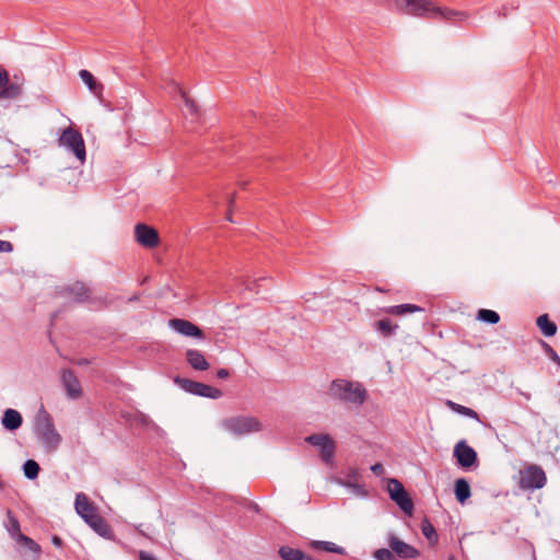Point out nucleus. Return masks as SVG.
Instances as JSON below:
<instances>
[{"instance_id":"nucleus-38","label":"nucleus","mask_w":560,"mask_h":560,"mask_svg":"<svg viewBox=\"0 0 560 560\" xmlns=\"http://www.w3.org/2000/svg\"><path fill=\"white\" fill-rule=\"evenodd\" d=\"M11 526L9 528V532L12 536V538L18 542V535L22 534L20 529V523L16 518L10 520Z\"/></svg>"},{"instance_id":"nucleus-39","label":"nucleus","mask_w":560,"mask_h":560,"mask_svg":"<svg viewBox=\"0 0 560 560\" xmlns=\"http://www.w3.org/2000/svg\"><path fill=\"white\" fill-rule=\"evenodd\" d=\"M10 83L8 71L0 67V90L4 89Z\"/></svg>"},{"instance_id":"nucleus-32","label":"nucleus","mask_w":560,"mask_h":560,"mask_svg":"<svg viewBox=\"0 0 560 560\" xmlns=\"http://www.w3.org/2000/svg\"><path fill=\"white\" fill-rule=\"evenodd\" d=\"M477 318L489 324H497L500 320V316L495 311L486 308L478 312Z\"/></svg>"},{"instance_id":"nucleus-28","label":"nucleus","mask_w":560,"mask_h":560,"mask_svg":"<svg viewBox=\"0 0 560 560\" xmlns=\"http://www.w3.org/2000/svg\"><path fill=\"white\" fill-rule=\"evenodd\" d=\"M66 145V149L73 153L80 162H83L85 159V147L84 142H63Z\"/></svg>"},{"instance_id":"nucleus-20","label":"nucleus","mask_w":560,"mask_h":560,"mask_svg":"<svg viewBox=\"0 0 560 560\" xmlns=\"http://www.w3.org/2000/svg\"><path fill=\"white\" fill-rule=\"evenodd\" d=\"M537 326L546 337H552L557 332V325L550 320L547 314L540 315L537 318Z\"/></svg>"},{"instance_id":"nucleus-42","label":"nucleus","mask_w":560,"mask_h":560,"mask_svg":"<svg viewBox=\"0 0 560 560\" xmlns=\"http://www.w3.org/2000/svg\"><path fill=\"white\" fill-rule=\"evenodd\" d=\"M13 250V246L8 241L0 240V253H10Z\"/></svg>"},{"instance_id":"nucleus-37","label":"nucleus","mask_w":560,"mask_h":560,"mask_svg":"<svg viewBox=\"0 0 560 560\" xmlns=\"http://www.w3.org/2000/svg\"><path fill=\"white\" fill-rule=\"evenodd\" d=\"M374 558L376 560H397L393 550L390 549H386V548H381V549H377L375 552H374Z\"/></svg>"},{"instance_id":"nucleus-23","label":"nucleus","mask_w":560,"mask_h":560,"mask_svg":"<svg viewBox=\"0 0 560 560\" xmlns=\"http://www.w3.org/2000/svg\"><path fill=\"white\" fill-rule=\"evenodd\" d=\"M455 495L460 503H464L470 497V487L465 479L460 478L456 480Z\"/></svg>"},{"instance_id":"nucleus-48","label":"nucleus","mask_w":560,"mask_h":560,"mask_svg":"<svg viewBox=\"0 0 560 560\" xmlns=\"http://www.w3.org/2000/svg\"><path fill=\"white\" fill-rule=\"evenodd\" d=\"M52 542H54L56 546H59V545L61 544V539H60L59 537L55 536V537L52 538Z\"/></svg>"},{"instance_id":"nucleus-35","label":"nucleus","mask_w":560,"mask_h":560,"mask_svg":"<svg viewBox=\"0 0 560 560\" xmlns=\"http://www.w3.org/2000/svg\"><path fill=\"white\" fill-rule=\"evenodd\" d=\"M359 477L358 471L353 470L347 477V480L342 482L343 486L354 489V491L359 494L363 493V487L357 483V478Z\"/></svg>"},{"instance_id":"nucleus-10","label":"nucleus","mask_w":560,"mask_h":560,"mask_svg":"<svg viewBox=\"0 0 560 560\" xmlns=\"http://www.w3.org/2000/svg\"><path fill=\"white\" fill-rule=\"evenodd\" d=\"M168 325L172 329H174L176 332L183 336L194 337L198 339L205 338L203 331L198 326H196L195 324L187 319L172 318L170 319Z\"/></svg>"},{"instance_id":"nucleus-7","label":"nucleus","mask_w":560,"mask_h":560,"mask_svg":"<svg viewBox=\"0 0 560 560\" xmlns=\"http://www.w3.org/2000/svg\"><path fill=\"white\" fill-rule=\"evenodd\" d=\"M547 482L546 474L537 465H530L521 474L520 485L523 489H540Z\"/></svg>"},{"instance_id":"nucleus-47","label":"nucleus","mask_w":560,"mask_h":560,"mask_svg":"<svg viewBox=\"0 0 560 560\" xmlns=\"http://www.w3.org/2000/svg\"><path fill=\"white\" fill-rule=\"evenodd\" d=\"M247 185H248V182H247V180H240V182H238V186H240L241 188H243V189H244V188H246V186H247Z\"/></svg>"},{"instance_id":"nucleus-54","label":"nucleus","mask_w":560,"mask_h":560,"mask_svg":"<svg viewBox=\"0 0 560 560\" xmlns=\"http://www.w3.org/2000/svg\"><path fill=\"white\" fill-rule=\"evenodd\" d=\"M106 537H107V539H109V538H110V536H109V530H108V529H107Z\"/></svg>"},{"instance_id":"nucleus-46","label":"nucleus","mask_w":560,"mask_h":560,"mask_svg":"<svg viewBox=\"0 0 560 560\" xmlns=\"http://www.w3.org/2000/svg\"><path fill=\"white\" fill-rule=\"evenodd\" d=\"M500 14H502L503 16H508V5L506 4L502 5V11L500 12Z\"/></svg>"},{"instance_id":"nucleus-51","label":"nucleus","mask_w":560,"mask_h":560,"mask_svg":"<svg viewBox=\"0 0 560 560\" xmlns=\"http://www.w3.org/2000/svg\"><path fill=\"white\" fill-rule=\"evenodd\" d=\"M106 107H107V110H113L110 103L108 101H107Z\"/></svg>"},{"instance_id":"nucleus-50","label":"nucleus","mask_w":560,"mask_h":560,"mask_svg":"<svg viewBox=\"0 0 560 560\" xmlns=\"http://www.w3.org/2000/svg\"><path fill=\"white\" fill-rule=\"evenodd\" d=\"M141 421L143 424H148L150 420L145 416H141Z\"/></svg>"},{"instance_id":"nucleus-15","label":"nucleus","mask_w":560,"mask_h":560,"mask_svg":"<svg viewBox=\"0 0 560 560\" xmlns=\"http://www.w3.org/2000/svg\"><path fill=\"white\" fill-rule=\"evenodd\" d=\"M186 360L194 370L206 371L209 369L208 361L206 360L203 353L199 350L189 349L186 352Z\"/></svg>"},{"instance_id":"nucleus-13","label":"nucleus","mask_w":560,"mask_h":560,"mask_svg":"<svg viewBox=\"0 0 560 560\" xmlns=\"http://www.w3.org/2000/svg\"><path fill=\"white\" fill-rule=\"evenodd\" d=\"M61 382L70 398H79L81 396V386L77 376L70 370L61 373Z\"/></svg>"},{"instance_id":"nucleus-34","label":"nucleus","mask_w":560,"mask_h":560,"mask_svg":"<svg viewBox=\"0 0 560 560\" xmlns=\"http://www.w3.org/2000/svg\"><path fill=\"white\" fill-rule=\"evenodd\" d=\"M421 530L422 534L428 538L429 540H438V534L435 532L434 526L430 523L428 518H424L421 523Z\"/></svg>"},{"instance_id":"nucleus-21","label":"nucleus","mask_w":560,"mask_h":560,"mask_svg":"<svg viewBox=\"0 0 560 560\" xmlns=\"http://www.w3.org/2000/svg\"><path fill=\"white\" fill-rule=\"evenodd\" d=\"M374 328L384 337H390L396 332L398 325L394 324L389 318H383L374 324Z\"/></svg>"},{"instance_id":"nucleus-11","label":"nucleus","mask_w":560,"mask_h":560,"mask_svg":"<svg viewBox=\"0 0 560 560\" xmlns=\"http://www.w3.org/2000/svg\"><path fill=\"white\" fill-rule=\"evenodd\" d=\"M454 456L457 463L464 467H471L477 460V453L475 450L466 444L465 441H460L455 445Z\"/></svg>"},{"instance_id":"nucleus-30","label":"nucleus","mask_w":560,"mask_h":560,"mask_svg":"<svg viewBox=\"0 0 560 560\" xmlns=\"http://www.w3.org/2000/svg\"><path fill=\"white\" fill-rule=\"evenodd\" d=\"M331 438L328 434H312L305 439L307 443H310L313 446H317L319 448H323L326 443H329Z\"/></svg>"},{"instance_id":"nucleus-44","label":"nucleus","mask_w":560,"mask_h":560,"mask_svg":"<svg viewBox=\"0 0 560 560\" xmlns=\"http://www.w3.org/2000/svg\"><path fill=\"white\" fill-rule=\"evenodd\" d=\"M229 375H230V372L226 369H220L217 372V376L219 378H226V377H229Z\"/></svg>"},{"instance_id":"nucleus-1","label":"nucleus","mask_w":560,"mask_h":560,"mask_svg":"<svg viewBox=\"0 0 560 560\" xmlns=\"http://www.w3.org/2000/svg\"><path fill=\"white\" fill-rule=\"evenodd\" d=\"M395 3L405 13L421 18L450 21L465 16L464 12L436 7L431 0H395Z\"/></svg>"},{"instance_id":"nucleus-31","label":"nucleus","mask_w":560,"mask_h":560,"mask_svg":"<svg viewBox=\"0 0 560 560\" xmlns=\"http://www.w3.org/2000/svg\"><path fill=\"white\" fill-rule=\"evenodd\" d=\"M336 451V444L334 440L331 439L329 443H326V445L320 448V458L326 464H330L332 462L334 455Z\"/></svg>"},{"instance_id":"nucleus-5","label":"nucleus","mask_w":560,"mask_h":560,"mask_svg":"<svg viewBox=\"0 0 560 560\" xmlns=\"http://www.w3.org/2000/svg\"><path fill=\"white\" fill-rule=\"evenodd\" d=\"M222 427L235 435H244L261 430V423L254 417H230L222 420Z\"/></svg>"},{"instance_id":"nucleus-49","label":"nucleus","mask_w":560,"mask_h":560,"mask_svg":"<svg viewBox=\"0 0 560 560\" xmlns=\"http://www.w3.org/2000/svg\"><path fill=\"white\" fill-rule=\"evenodd\" d=\"M518 5H520V2H518V1H515V0H512V1H511V7H512V9H513V8H517Z\"/></svg>"},{"instance_id":"nucleus-6","label":"nucleus","mask_w":560,"mask_h":560,"mask_svg":"<svg viewBox=\"0 0 560 560\" xmlns=\"http://www.w3.org/2000/svg\"><path fill=\"white\" fill-rule=\"evenodd\" d=\"M174 382L185 392L197 396L218 399L223 395L222 390L219 388L189 378L176 376Z\"/></svg>"},{"instance_id":"nucleus-40","label":"nucleus","mask_w":560,"mask_h":560,"mask_svg":"<svg viewBox=\"0 0 560 560\" xmlns=\"http://www.w3.org/2000/svg\"><path fill=\"white\" fill-rule=\"evenodd\" d=\"M544 347L546 349V352L547 354L549 355V358L555 362L557 363L558 365H560V358L559 355L557 354V352L547 343H544Z\"/></svg>"},{"instance_id":"nucleus-3","label":"nucleus","mask_w":560,"mask_h":560,"mask_svg":"<svg viewBox=\"0 0 560 560\" xmlns=\"http://www.w3.org/2000/svg\"><path fill=\"white\" fill-rule=\"evenodd\" d=\"M75 510L96 533L101 536H105V524L98 515L96 506L84 493L77 494Z\"/></svg>"},{"instance_id":"nucleus-16","label":"nucleus","mask_w":560,"mask_h":560,"mask_svg":"<svg viewBox=\"0 0 560 560\" xmlns=\"http://www.w3.org/2000/svg\"><path fill=\"white\" fill-rule=\"evenodd\" d=\"M182 97L184 100L183 113L185 117H190L191 121L199 120L201 117V112L196 102L192 98H190L185 92H182Z\"/></svg>"},{"instance_id":"nucleus-43","label":"nucleus","mask_w":560,"mask_h":560,"mask_svg":"<svg viewBox=\"0 0 560 560\" xmlns=\"http://www.w3.org/2000/svg\"><path fill=\"white\" fill-rule=\"evenodd\" d=\"M371 470L376 476H382L385 472L384 466L381 463L372 465Z\"/></svg>"},{"instance_id":"nucleus-55","label":"nucleus","mask_w":560,"mask_h":560,"mask_svg":"<svg viewBox=\"0 0 560 560\" xmlns=\"http://www.w3.org/2000/svg\"><path fill=\"white\" fill-rule=\"evenodd\" d=\"M448 560H455L453 557H451Z\"/></svg>"},{"instance_id":"nucleus-52","label":"nucleus","mask_w":560,"mask_h":560,"mask_svg":"<svg viewBox=\"0 0 560 560\" xmlns=\"http://www.w3.org/2000/svg\"><path fill=\"white\" fill-rule=\"evenodd\" d=\"M83 363H86L85 360H82V361H78L77 364H83Z\"/></svg>"},{"instance_id":"nucleus-36","label":"nucleus","mask_w":560,"mask_h":560,"mask_svg":"<svg viewBox=\"0 0 560 560\" xmlns=\"http://www.w3.org/2000/svg\"><path fill=\"white\" fill-rule=\"evenodd\" d=\"M58 140H83L80 131L73 129L72 127H67L62 130Z\"/></svg>"},{"instance_id":"nucleus-24","label":"nucleus","mask_w":560,"mask_h":560,"mask_svg":"<svg viewBox=\"0 0 560 560\" xmlns=\"http://www.w3.org/2000/svg\"><path fill=\"white\" fill-rule=\"evenodd\" d=\"M393 501L399 506V509L404 513H406L409 516L412 515L413 502L407 491H405L402 494L398 495L397 498H394Z\"/></svg>"},{"instance_id":"nucleus-19","label":"nucleus","mask_w":560,"mask_h":560,"mask_svg":"<svg viewBox=\"0 0 560 560\" xmlns=\"http://www.w3.org/2000/svg\"><path fill=\"white\" fill-rule=\"evenodd\" d=\"M382 311L386 314L401 316L407 313L420 312L422 308L415 304H400L385 307Z\"/></svg>"},{"instance_id":"nucleus-2","label":"nucleus","mask_w":560,"mask_h":560,"mask_svg":"<svg viewBox=\"0 0 560 560\" xmlns=\"http://www.w3.org/2000/svg\"><path fill=\"white\" fill-rule=\"evenodd\" d=\"M329 395L343 404L353 406H361L368 397L365 388L360 383L343 378L331 382Z\"/></svg>"},{"instance_id":"nucleus-29","label":"nucleus","mask_w":560,"mask_h":560,"mask_svg":"<svg viewBox=\"0 0 560 560\" xmlns=\"http://www.w3.org/2000/svg\"><path fill=\"white\" fill-rule=\"evenodd\" d=\"M387 491L389 493V497L392 500L394 498H397L398 495L402 494L406 489L404 488L402 483L394 478H390L387 483Z\"/></svg>"},{"instance_id":"nucleus-25","label":"nucleus","mask_w":560,"mask_h":560,"mask_svg":"<svg viewBox=\"0 0 560 560\" xmlns=\"http://www.w3.org/2000/svg\"><path fill=\"white\" fill-rule=\"evenodd\" d=\"M22 94V88L18 83L10 82L4 89L0 90V100H13Z\"/></svg>"},{"instance_id":"nucleus-27","label":"nucleus","mask_w":560,"mask_h":560,"mask_svg":"<svg viewBox=\"0 0 560 560\" xmlns=\"http://www.w3.org/2000/svg\"><path fill=\"white\" fill-rule=\"evenodd\" d=\"M279 555L282 560H304V552L288 546L281 547Z\"/></svg>"},{"instance_id":"nucleus-9","label":"nucleus","mask_w":560,"mask_h":560,"mask_svg":"<svg viewBox=\"0 0 560 560\" xmlns=\"http://www.w3.org/2000/svg\"><path fill=\"white\" fill-rule=\"evenodd\" d=\"M135 234L137 242L147 248H154L159 245L160 238L156 230L147 224L138 223Z\"/></svg>"},{"instance_id":"nucleus-41","label":"nucleus","mask_w":560,"mask_h":560,"mask_svg":"<svg viewBox=\"0 0 560 560\" xmlns=\"http://www.w3.org/2000/svg\"><path fill=\"white\" fill-rule=\"evenodd\" d=\"M235 200H236V194H232L230 199H229V210H228V214H226V219L230 222H233V220H232V207L234 206Z\"/></svg>"},{"instance_id":"nucleus-4","label":"nucleus","mask_w":560,"mask_h":560,"mask_svg":"<svg viewBox=\"0 0 560 560\" xmlns=\"http://www.w3.org/2000/svg\"><path fill=\"white\" fill-rule=\"evenodd\" d=\"M36 431L40 441L50 451L56 450L61 442V436L56 431L52 419L46 412L38 415L36 420Z\"/></svg>"},{"instance_id":"nucleus-18","label":"nucleus","mask_w":560,"mask_h":560,"mask_svg":"<svg viewBox=\"0 0 560 560\" xmlns=\"http://www.w3.org/2000/svg\"><path fill=\"white\" fill-rule=\"evenodd\" d=\"M79 75L94 95H101L103 85L96 81V79L90 71L85 69L80 70Z\"/></svg>"},{"instance_id":"nucleus-26","label":"nucleus","mask_w":560,"mask_h":560,"mask_svg":"<svg viewBox=\"0 0 560 560\" xmlns=\"http://www.w3.org/2000/svg\"><path fill=\"white\" fill-rule=\"evenodd\" d=\"M446 405L456 413L466 416L468 418L479 421V415L475 410H472L468 407H465L463 405L456 404L452 400H447Z\"/></svg>"},{"instance_id":"nucleus-17","label":"nucleus","mask_w":560,"mask_h":560,"mask_svg":"<svg viewBox=\"0 0 560 560\" xmlns=\"http://www.w3.org/2000/svg\"><path fill=\"white\" fill-rule=\"evenodd\" d=\"M2 424L8 430H16L22 424V417L14 409H7L2 418Z\"/></svg>"},{"instance_id":"nucleus-8","label":"nucleus","mask_w":560,"mask_h":560,"mask_svg":"<svg viewBox=\"0 0 560 560\" xmlns=\"http://www.w3.org/2000/svg\"><path fill=\"white\" fill-rule=\"evenodd\" d=\"M59 294L70 302L83 303L90 300L92 292L81 282H74L60 289Z\"/></svg>"},{"instance_id":"nucleus-33","label":"nucleus","mask_w":560,"mask_h":560,"mask_svg":"<svg viewBox=\"0 0 560 560\" xmlns=\"http://www.w3.org/2000/svg\"><path fill=\"white\" fill-rule=\"evenodd\" d=\"M23 470H24V475L28 479H35L39 472V465L35 460L28 459L25 462V464L23 466Z\"/></svg>"},{"instance_id":"nucleus-12","label":"nucleus","mask_w":560,"mask_h":560,"mask_svg":"<svg viewBox=\"0 0 560 560\" xmlns=\"http://www.w3.org/2000/svg\"><path fill=\"white\" fill-rule=\"evenodd\" d=\"M388 544L394 555L398 556L399 558L413 559L419 555L416 548L406 544L394 535L389 537Z\"/></svg>"},{"instance_id":"nucleus-45","label":"nucleus","mask_w":560,"mask_h":560,"mask_svg":"<svg viewBox=\"0 0 560 560\" xmlns=\"http://www.w3.org/2000/svg\"><path fill=\"white\" fill-rule=\"evenodd\" d=\"M139 559L140 560H156L154 557H152L151 555H149L145 551H140Z\"/></svg>"},{"instance_id":"nucleus-14","label":"nucleus","mask_w":560,"mask_h":560,"mask_svg":"<svg viewBox=\"0 0 560 560\" xmlns=\"http://www.w3.org/2000/svg\"><path fill=\"white\" fill-rule=\"evenodd\" d=\"M18 544L27 550V552L30 553L28 560H37L39 558L42 553V548L35 540H33L28 536H25L24 534H19Z\"/></svg>"},{"instance_id":"nucleus-22","label":"nucleus","mask_w":560,"mask_h":560,"mask_svg":"<svg viewBox=\"0 0 560 560\" xmlns=\"http://www.w3.org/2000/svg\"><path fill=\"white\" fill-rule=\"evenodd\" d=\"M312 547L317 550L334 552L338 555H346L345 548L337 546L331 541L314 540L312 541Z\"/></svg>"},{"instance_id":"nucleus-53","label":"nucleus","mask_w":560,"mask_h":560,"mask_svg":"<svg viewBox=\"0 0 560 560\" xmlns=\"http://www.w3.org/2000/svg\"><path fill=\"white\" fill-rule=\"evenodd\" d=\"M136 300H138V298L136 295L129 299V301H136Z\"/></svg>"}]
</instances>
